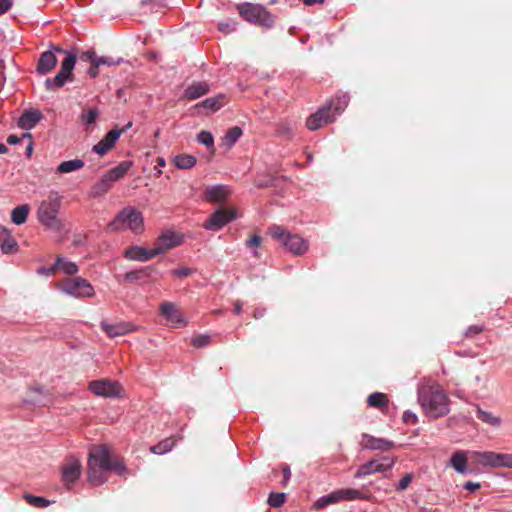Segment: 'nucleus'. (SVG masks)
I'll use <instances>...</instances> for the list:
<instances>
[{
	"label": "nucleus",
	"mask_w": 512,
	"mask_h": 512,
	"mask_svg": "<svg viewBox=\"0 0 512 512\" xmlns=\"http://www.w3.org/2000/svg\"><path fill=\"white\" fill-rule=\"evenodd\" d=\"M110 471L125 476L127 469L123 461L112 455L107 446L94 447L88 458V481L98 486L107 481L106 474Z\"/></svg>",
	"instance_id": "f257e3e1"
},
{
	"label": "nucleus",
	"mask_w": 512,
	"mask_h": 512,
	"mask_svg": "<svg viewBox=\"0 0 512 512\" xmlns=\"http://www.w3.org/2000/svg\"><path fill=\"white\" fill-rule=\"evenodd\" d=\"M418 401L427 416L438 418L449 413V399L439 385L421 387Z\"/></svg>",
	"instance_id": "f03ea898"
},
{
	"label": "nucleus",
	"mask_w": 512,
	"mask_h": 512,
	"mask_svg": "<svg viewBox=\"0 0 512 512\" xmlns=\"http://www.w3.org/2000/svg\"><path fill=\"white\" fill-rule=\"evenodd\" d=\"M60 207L61 197L58 192H50L37 208L36 215L38 221L48 229H60L61 222L58 218Z\"/></svg>",
	"instance_id": "7ed1b4c3"
},
{
	"label": "nucleus",
	"mask_w": 512,
	"mask_h": 512,
	"mask_svg": "<svg viewBox=\"0 0 512 512\" xmlns=\"http://www.w3.org/2000/svg\"><path fill=\"white\" fill-rule=\"evenodd\" d=\"M107 228L112 232L129 229L139 234L144 230L143 215L134 207H124L115 218L108 223Z\"/></svg>",
	"instance_id": "20e7f679"
},
{
	"label": "nucleus",
	"mask_w": 512,
	"mask_h": 512,
	"mask_svg": "<svg viewBox=\"0 0 512 512\" xmlns=\"http://www.w3.org/2000/svg\"><path fill=\"white\" fill-rule=\"evenodd\" d=\"M131 166L132 163L130 161H123L116 167L110 169L92 186L91 196L97 198L105 195L112 188L114 182L125 176Z\"/></svg>",
	"instance_id": "39448f33"
},
{
	"label": "nucleus",
	"mask_w": 512,
	"mask_h": 512,
	"mask_svg": "<svg viewBox=\"0 0 512 512\" xmlns=\"http://www.w3.org/2000/svg\"><path fill=\"white\" fill-rule=\"evenodd\" d=\"M268 233L296 256L302 255L308 250V243L303 238L299 235L290 234L281 226L273 225L269 227Z\"/></svg>",
	"instance_id": "423d86ee"
},
{
	"label": "nucleus",
	"mask_w": 512,
	"mask_h": 512,
	"mask_svg": "<svg viewBox=\"0 0 512 512\" xmlns=\"http://www.w3.org/2000/svg\"><path fill=\"white\" fill-rule=\"evenodd\" d=\"M55 51L66 54V58L61 63V69L53 78L45 80V86L48 90H55L65 85L68 80L72 79V71L76 63V55L63 50L60 47H54Z\"/></svg>",
	"instance_id": "0eeeda50"
},
{
	"label": "nucleus",
	"mask_w": 512,
	"mask_h": 512,
	"mask_svg": "<svg viewBox=\"0 0 512 512\" xmlns=\"http://www.w3.org/2000/svg\"><path fill=\"white\" fill-rule=\"evenodd\" d=\"M241 17L247 22L270 28L274 24L273 15L261 5L244 3L239 7Z\"/></svg>",
	"instance_id": "6e6552de"
},
{
	"label": "nucleus",
	"mask_w": 512,
	"mask_h": 512,
	"mask_svg": "<svg viewBox=\"0 0 512 512\" xmlns=\"http://www.w3.org/2000/svg\"><path fill=\"white\" fill-rule=\"evenodd\" d=\"M471 459L482 466L493 468H512V454L492 451H473Z\"/></svg>",
	"instance_id": "1a4fd4ad"
},
{
	"label": "nucleus",
	"mask_w": 512,
	"mask_h": 512,
	"mask_svg": "<svg viewBox=\"0 0 512 512\" xmlns=\"http://www.w3.org/2000/svg\"><path fill=\"white\" fill-rule=\"evenodd\" d=\"M57 288L75 298L92 297L95 292L93 286L82 277L65 278L56 284Z\"/></svg>",
	"instance_id": "9d476101"
},
{
	"label": "nucleus",
	"mask_w": 512,
	"mask_h": 512,
	"mask_svg": "<svg viewBox=\"0 0 512 512\" xmlns=\"http://www.w3.org/2000/svg\"><path fill=\"white\" fill-rule=\"evenodd\" d=\"M88 389L96 396L105 398L121 397L123 392L122 386L117 381L107 378L91 381Z\"/></svg>",
	"instance_id": "9b49d317"
},
{
	"label": "nucleus",
	"mask_w": 512,
	"mask_h": 512,
	"mask_svg": "<svg viewBox=\"0 0 512 512\" xmlns=\"http://www.w3.org/2000/svg\"><path fill=\"white\" fill-rule=\"evenodd\" d=\"M383 461L379 460H371L359 467L356 471L354 477L362 478L367 475L375 474V473H384L386 471H390L396 462V458L383 457Z\"/></svg>",
	"instance_id": "f8f14e48"
},
{
	"label": "nucleus",
	"mask_w": 512,
	"mask_h": 512,
	"mask_svg": "<svg viewBox=\"0 0 512 512\" xmlns=\"http://www.w3.org/2000/svg\"><path fill=\"white\" fill-rule=\"evenodd\" d=\"M236 218V210L234 208H219L212 213L204 223L207 230L217 231Z\"/></svg>",
	"instance_id": "ddd939ff"
},
{
	"label": "nucleus",
	"mask_w": 512,
	"mask_h": 512,
	"mask_svg": "<svg viewBox=\"0 0 512 512\" xmlns=\"http://www.w3.org/2000/svg\"><path fill=\"white\" fill-rule=\"evenodd\" d=\"M181 243H182L181 235H179L175 232H172V231H167V232L163 233L162 235H160L158 237V239L156 240L155 245L153 247L154 254H156V255L163 254V253L167 252L168 250H170L176 246H179Z\"/></svg>",
	"instance_id": "4468645a"
},
{
	"label": "nucleus",
	"mask_w": 512,
	"mask_h": 512,
	"mask_svg": "<svg viewBox=\"0 0 512 512\" xmlns=\"http://www.w3.org/2000/svg\"><path fill=\"white\" fill-rule=\"evenodd\" d=\"M334 120L335 115L328 113V110L322 107L307 118L306 126L309 130L315 131L321 128L323 125L333 122Z\"/></svg>",
	"instance_id": "2eb2a0df"
},
{
	"label": "nucleus",
	"mask_w": 512,
	"mask_h": 512,
	"mask_svg": "<svg viewBox=\"0 0 512 512\" xmlns=\"http://www.w3.org/2000/svg\"><path fill=\"white\" fill-rule=\"evenodd\" d=\"M360 445L363 449L380 451H388L395 447L393 441L384 438H376L369 434L362 435Z\"/></svg>",
	"instance_id": "dca6fc26"
},
{
	"label": "nucleus",
	"mask_w": 512,
	"mask_h": 512,
	"mask_svg": "<svg viewBox=\"0 0 512 512\" xmlns=\"http://www.w3.org/2000/svg\"><path fill=\"white\" fill-rule=\"evenodd\" d=\"M125 130L126 128L121 130L112 129L103 137L101 141L94 145L93 151L99 154L100 156L105 155L114 147L116 141Z\"/></svg>",
	"instance_id": "f3484780"
},
{
	"label": "nucleus",
	"mask_w": 512,
	"mask_h": 512,
	"mask_svg": "<svg viewBox=\"0 0 512 512\" xmlns=\"http://www.w3.org/2000/svg\"><path fill=\"white\" fill-rule=\"evenodd\" d=\"M154 271L155 268L153 266L142 267L125 273L124 280L128 283L139 282L140 284H146L154 281L152 277Z\"/></svg>",
	"instance_id": "a211bd4d"
},
{
	"label": "nucleus",
	"mask_w": 512,
	"mask_h": 512,
	"mask_svg": "<svg viewBox=\"0 0 512 512\" xmlns=\"http://www.w3.org/2000/svg\"><path fill=\"white\" fill-rule=\"evenodd\" d=\"M231 191L225 185L209 186L205 189L204 197L211 203H223L230 196Z\"/></svg>",
	"instance_id": "6ab92c4d"
},
{
	"label": "nucleus",
	"mask_w": 512,
	"mask_h": 512,
	"mask_svg": "<svg viewBox=\"0 0 512 512\" xmlns=\"http://www.w3.org/2000/svg\"><path fill=\"white\" fill-rule=\"evenodd\" d=\"M81 463L78 459H71L62 468V479L64 484L69 488V485L74 483L81 474Z\"/></svg>",
	"instance_id": "aec40b11"
},
{
	"label": "nucleus",
	"mask_w": 512,
	"mask_h": 512,
	"mask_svg": "<svg viewBox=\"0 0 512 512\" xmlns=\"http://www.w3.org/2000/svg\"><path fill=\"white\" fill-rule=\"evenodd\" d=\"M160 312L170 323L174 325H185V320L181 312L172 302H162L160 304Z\"/></svg>",
	"instance_id": "412c9836"
},
{
	"label": "nucleus",
	"mask_w": 512,
	"mask_h": 512,
	"mask_svg": "<svg viewBox=\"0 0 512 512\" xmlns=\"http://www.w3.org/2000/svg\"><path fill=\"white\" fill-rule=\"evenodd\" d=\"M57 57L52 51H45L40 55L36 71L41 75L50 73L57 64Z\"/></svg>",
	"instance_id": "4be33fe9"
},
{
	"label": "nucleus",
	"mask_w": 512,
	"mask_h": 512,
	"mask_svg": "<svg viewBox=\"0 0 512 512\" xmlns=\"http://www.w3.org/2000/svg\"><path fill=\"white\" fill-rule=\"evenodd\" d=\"M101 327L111 338L126 335L134 330L133 326L127 322H118L114 324L102 322Z\"/></svg>",
	"instance_id": "5701e85b"
},
{
	"label": "nucleus",
	"mask_w": 512,
	"mask_h": 512,
	"mask_svg": "<svg viewBox=\"0 0 512 512\" xmlns=\"http://www.w3.org/2000/svg\"><path fill=\"white\" fill-rule=\"evenodd\" d=\"M468 452L464 450L455 451L450 458V466L458 473L466 474L468 470Z\"/></svg>",
	"instance_id": "b1692460"
},
{
	"label": "nucleus",
	"mask_w": 512,
	"mask_h": 512,
	"mask_svg": "<svg viewBox=\"0 0 512 512\" xmlns=\"http://www.w3.org/2000/svg\"><path fill=\"white\" fill-rule=\"evenodd\" d=\"M125 257L130 260H136L145 262L149 259H152L156 257L157 255L154 254V248L151 250H146L145 248L139 247V246H133L127 249L124 253Z\"/></svg>",
	"instance_id": "393cba45"
},
{
	"label": "nucleus",
	"mask_w": 512,
	"mask_h": 512,
	"mask_svg": "<svg viewBox=\"0 0 512 512\" xmlns=\"http://www.w3.org/2000/svg\"><path fill=\"white\" fill-rule=\"evenodd\" d=\"M42 113L38 110L25 111L19 118L18 125L20 128L30 130L41 120Z\"/></svg>",
	"instance_id": "a878e982"
},
{
	"label": "nucleus",
	"mask_w": 512,
	"mask_h": 512,
	"mask_svg": "<svg viewBox=\"0 0 512 512\" xmlns=\"http://www.w3.org/2000/svg\"><path fill=\"white\" fill-rule=\"evenodd\" d=\"M209 91V85L206 82H194L184 91V98L195 100Z\"/></svg>",
	"instance_id": "bb28decb"
},
{
	"label": "nucleus",
	"mask_w": 512,
	"mask_h": 512,
	"mask_svg": "<svg viewBox=\"0 0 512 512\" xmlns=\"http://www.w3.org/2000/svg\"><path fill=\"white\" fill-rule=\"evenodd\" d=\"M59 269L67 275H75L78 272V266L74 262L66 261L61 257H58L56 263L49 267V273L55 274Z\"/></svg>",
	"instance_id": "cd10ccee"
},
{
	"label": "nucleus",
	"mask_w": 512,
	"mask_h": 512,
	"mask_svg": "<svg viewBox=\"0 0 512 512\" xmlns=\"http://www.w3.org/2000/svg\"><path fill=\"white\" fill-rule=\"evenodd\" d=\"M0 246L3 253H11L17 248V242L5 227H0Z\"/></svg>",
	"instance_id": "c85d7f7f"
},
{
	"label": "nucleus",
	"mask_w": 512,
	"mask_h": 512,
	"mask_svg": "<svg viewBox=\"0 0 512 512\" xmlns=\"http://www.w3.org/2000/svg\"><path fill=\"white\" fill-rule=\"evenodd\" d=\"M348 105V96L341 95L332 99L327 105L323 106L324 109L328 110V113H332L335 116L344 111Z\"/></svg>",
	"instance_id": "c756f323"
},
{
	"label": "nucleus",
	"mask_w": 512,
	"mask_h": 512,
	"mask_svg": "<svg viewBox=\"0 0 512 512\" xmlns=\"http://www.w3.org/2000/svg\"><path fill=\"white\" fill-rule=\"evenodd\" d=\"M226 103V97L223 94H219L215 97L207 98L202 102L198 103L196 107H203L214 112L223 107Z\"/></svg>",
	"instance_id": "7c9ffc66"
},
{
	"label": "nucleus",
	"mask_w": 512,
	"mask_h": 512,
	"mask_svg": "<svg viewBox=\"0 0 512 512\" xmlns=\"http://www.w3.org/2000/svg\"><path fill=\"white\" fill-rule=\"evenodd\" d=\"M337 491L339 494L340 502L341 501H351V500H355V499H361V500H366V501L371 500V495L362 494L357 489L347 488V489H340Z\"/></svg>",
	"instance_id": "2f4dec72"
},
{
	"label": "nucleus",
	"mask_w": 512,
	"mask_h": 512,
	"mask_svg": "<svg viewBox=\"0 0 512 512\" xmlns=\"http://www.w3.org/2000/svg\"><path fill=\"white\" fill-rule=\"evenodd\" d=\"M389 403V398L386 394L381 392H374L370 394L367 398L368 406L372 408L385 409L387 408Z\"/></svg>",
	"instance_id": "473e14b6"
},
{
	"label": "nucleus",
	"mask_w": 512,
	"mask_h": 512,
	"mask_svg": "<svg viewBox=\"0 0 512 512\" xmlns=\"http://www.w3.org/2000/svg\"><path fill=\"white\" fill-rule=\"evenodd\" d=\"M30 208L28 205H20L14 208L11 212L12 222L16 225H21L26 222Z\"/></svg>",
	"instance_id": "72a5a7b5"
},
{
	"label": "nucleus",
	"mask_w": 512,
	"mask_h": 512,
	"mask_svg": "<svg viewBox=\"0 0 512 512\" xmlns=\"http://www.w3.org/2000/svg\"><path fill=\"white\" fill-rule=\"evenodd\" d=\"M84 167V161L81 159H73L60 163L57 167L58 173H71Z\"/></svg>",
	"instance_id": "f704fd0d"
},
{
	"label": "nucleus",
	"mask_w": 512,
	"mask_h": 512,
	"mask_svg": "<svg viewBox=\"0 0 512 512\" xmlns=\"http://www.w3.org/2000/svg\"><path fill=\"white\" fill-rule=\"evenodd\" d=\"M477 418L493 427H499L502 422L500 417L495 416L488 411H484L479 407H477Z\"/></svg>",
	"instance_id": "c9c22d12"
},
{
	"label": "nucleus",
	"mask_w": 512,
	"mask_h": 512,
	"mask_svg": "<svg viewBox=\"0 0 512 512\" xmlns=\"http://www.w3.org/2000/svg\"><path fill=\"white\" fill-rule=\"evenodd\" d=\"M340 502L338 491H333L330 494L319 498L313 505L315 510H320L330 504Z\"/></svg>",
	"instance_id": "e433bc0d"
},
{
	"label": "nucleus",
	"mask_w": 512,
	"mask_h": 512,
	"mask_svg": "<svg viewBox=\"0 0 512 512\" xmlns=\"http://www.w3.org/2000/svg\"><path fill=\"white\" fill-rule=\"evenodd\" d=\"M174 164L179 169H190L195 166L196 158L189 154H180L174 158Z\"/></svg>",
	"instance_id": "4c0bfd02"
},
{
	"label": "nucleus",
	"mask_w": 512,
	"mask_h": 512,
	"mask_svg": "<svg viewBox=\"0 0 512 512\" xmlns=\"http://www.w3.org/2000/svg\"><path fill=\"white\" fill-rule=\"evenodd\" d=\"M175 443H176V440L173 437H168V438L160 441L158 444L152 446L150 448V451L154 454L162 455L164 453L169 452L173 448Z\"/></svg>",
	"instance_id": "58836bf2"
},
{
	"label": "nucleus",
	"mask_w": 512,
	"mask_h": 512,
	"mask_svg": "<svg viewBox=\"0 0 512 512\" xmlns=\"http://www.w3.org/2000/svg\"><path fill=\"white\" fill-rule=\"evenodd\" d=\"M242 135V129L238 126L232 127L228 129L226 132L223 142L226 146L232 147L236 141L241 137Z\"/></svg>",
	"instance_id": "ea45409f"
},
{
	"label": "nucleus",
	"mask_w": 512,
	"mask_h": 512,
	"mask_svg": "<svg viewBox=\"0 0 512 512\" xmlns=\"http://www.w3.org/2000/svg\"><path fill=\"white\" fill-rule=\"evenodd\" d=\"M24 499L27 503L30 505L36 507V508H45L50 504V501L39 496H34L31 494H25Z\"/></svg>",
	"instance_id": "a19ab883"
},
{
	"label": "nucleus",
	"mask_w": 512,
	"mask_h": 512,
	"mask_svg": "<svg viewBox=\"0 0 512 512\" xmlns=\"http://www.w3.org/2000/svg\"><path fill=\"white\" fill-rule=\"evenodd\" d=\"M197 140L199 143L205 145L207 148H212L214 147V138H213V135L208 132V131H201L198 136H197Z\"/></svg>",
	"instance_id": "79ce46f5"
},
{
	"label": "nucleus",
	"mask_w": 512,
	"mask_h": 512,
	"mask_svg": "<svg viewBox=\"0 0 512 512\" xmlns=\"http://www.w3.org/2000/svg\"><path fill=\"white\" fill-rule=\"evenodd\" d=\"M286 500V494L285 493H274L272 492L270 495H269V498H268V503L270 504V506L272 507H280L284 504Z\"/></svg>",
	"instance_id": "37998d69"
},
{
	"label": "nucleus",
	"mask_w": 512,
	"mask_h": 512,
	"mask_svg": "<svg viewBox=\"0 0 512 512\" xmlns=\"http://www.w3.org/2000/svg\"><path fill=\"white\" fill-rule=\"evenodd\" d=\"M211 338L209 335H197L192 338L191 344L196 348H202L210 344Z\"/></svg>",
	"instance_id": "c03bdc74"
},
{
	"label": "nucleus",
	"mask_w": 512,
	"mask_h": 512,
	"mask_svg": "<svg viewBox=\"0 0 512 512\" xmlns=\"http://www.w3.org/2000/svg\"><path fill=\"white\" fill-rule=\"evenodd\" d=\"M98 116H99V111L96 108H94V109L88 110L87 112H83L81 115V119L83 122L90 125V124L95 123Z\"/></svg>",
	"instance_id": "a18cd8bd"
},
{
	"label": "nucleus",
	"mask_w": 512,
	"mask_h": 512,
	"mask_svg": "<svg viewBox=\"0 0 512 512\" xmlns=\"http://www.w3.org/2000/svg\"><path fill=\"white\" fill-rule=\"evenodd\" d=\"M411 482H412V475L408 473L401 478L398 486L396 487V490L397 491L406 490Z\"/></svg>",
	"instance_id": "49530a36"
},
{
	"label": "nucleus",
	"mask_w": 512,
	"mask_h": 512,
	"mask_svg": "<svg viewBox=\"0 0 512 512\" xmlns=\"http://www.w3.org/2000/svg\"><path fill=\"white\" fill-rule=\"evenodd\" d=\"M80 59L83 61H88L91 64H93V63H96L97 55L94 50H89V51L83 52L80 55Z\"/></svg>",
	"instance_id": "de8ad7c7"
},
{
	"label": "nucleus",
	"mask_w": 512,
	"mask_h": 512,
	"mask_svg": "<svg viewBox=\"0 0 512 512\" xmlns=\"http://www.w3.org/2000/svg\"><path fill=\"white\" fill-rule=\"evenodd\" d=\"M117 64H119V61H115L111 57H98L97 56V59H96V66H100V65L113 66V65H117Z\"/></svg>",
	"instance_id": "09e8293b"
},
{
	"label": "nucleus",
	"mask_w": 512,
	"mask_h": 512,
	"mask_svg": "<svg viewBox=\"0 0 512 512\" xmlns=\"http://www.w3.org/2000/svg\"><path fill=\"white\" fill-rule=\"evenodd\" d=\"M403 421L407 424L414 425L417 423V416L410 411H405L403 414Z\"/></svg>",
	"instance_id": "8fccbe9b"
},
{
	"label": "nucleus",
	"mask_w": 512,
	"mask_h": 512,
	"mask_svg": "<svg viewBox=\"0 0 512 512\" xmlns=\"http://www.w3.org/2000/svg\"><path fill=\"white\" fill-rule=\"evenodd\" d=\"M261 242H262V238L258 235H253L251 236L250 239H248L246 241V246L247 247H258L261 245Z\"/></svg>",
	"instance_id": "3c124183"
},
{
	"label": "nucleus",
	"mask_w": 512,
	"mask_h": 512,
	"mask_svg": "<svg viewBox=\"0 0 512 512\" xmlns=\"http://www.w3.org/2000/svg\"><path fill=\"white\" fill-rule=\"evenodd\" d=\"M192 273V270L190 268H186V267H183V268H179V269H174L172 271V274L174 276H177V277H187L189 276L190 274Z\"/></svg>",
	"instance_id": "603ef678"
},
{
	"label": "nucleus",
	"mask_w": 512,
	"mask_h": 512,
	"mask_svg": "<svg viewBox=\"0 0 512 512\" xmlns=\"http://www.w3.org/2000/svg\"><path fill=\"white\" fill-rule=\"evenodd\" d=\"M483 330H484V327L481 325H472V326L468 327L465 334H466V336H472V335L481 333Z\"/></svg>",
	"instance_id": "864d4df0"
},
{
	"label": "nucleus",
	"mask_w": 512,
	"mask_h": 512,
	"mask_svg": "<svg viewBox=\"0 0 512 512\" xmlns=\"http://www.w3.org/2000/svg\"><path fill=\"white\" fill-rule=\"evenodd\" d=\"M219 30L228 34L235 30V24H230L228 22H222L219 24Z\"/></svg>",
	"instance_id": "5fc2aeb1"
},
{
	"label": "nucleus",
	"mask_w": 512,
	"mask_h": 512,
	"mask_svg": "<svg viewBox=\"0 0 512 512\" xmlns=\"http://www.w3.org/2000/svg\"><path fill=\"white\" fill-rule=\"evenodd\" d=\"M12 6L11 0H0V15L6 13Z\"/></svg>",
	"instance_id": "6e6d98bb"
},
{
	"label": "nucleus",
	"mask_w": 512,
	"mask_h": 512,
	"mask_svg": "<svg viewBox=\"0 0 512 512\" xmlns=\"http://www.w3.org/2000/svg\"><path fill=\"white\" fill-rule=\"evenodd\" d=\"M481 485L480 483L478 482H471V481H468L464 484V488L470 492H474L478 489H480Z\"/></svg>",
	"instance_id": "4d7b16f0"
},
{
	"label": "nucleus",
	"mask_w": 512,
	"mask_h": 512,
	"mask_svg": "<svg viewBox=\"0 0 512 512\" xmlns=\"http://www.w3.org/2000/svg\"><path fill=\"white\" fill-rule=\"evenodd\" d=\"M98 68L99 66H96V63L91 64V67L88 70L90 77L95 78L99 74Z\"/></svg>",
	"instance_id": "13d9d810"
},
{
	"label": "nucleus",
	"mask_w": 512,
	"mask_h": 512,
	"mask_svg": "<svg viewBox=\"0 0 512 512\" xmlns=\"http://www.w3.org/2000/svg\"><path fill=\"white\" fill-rule=\"evenodd\" d=\"M21 141V138L17 135H9L7 138V143L9 145H16Z\"/></svg>",
	"instance_id": "bf43d9fd"
},
{
	"label": "nucleus",
	"mask_w": 512,
	"mask_h": 512,
	"mask_svg": "<svg viewBox=\"0 0 512 512\" xmlns=\"http://www.w3.org/2000/svg\"><path fill=\"white\" fill-rule=\"evenodd\" d=\"M243 303L240 300H237L234 302V309L233 312L236 315H239L242 312Z\"/></svg>",
	"instance_id": "052dcab7"
},
{
	"label": "nucleus",
	"mask_w": 512,
	"mask_h": 512,
	"mask_svg": "<svg viewBox=\"0 0 512 512\" xmlns=\"http://www.w3.org/2000/svg\"><path fill=\"white\" fill-rule=\"evenodd\" d=\"M265 314V309H262V308H255L254 311H253V317L255 319H260L264 316Z\"/></svg>",
	"instance_id": "680f3d73"
},
{
	"label": "nucleus",
	"mask_w": 512,
	"mask_h": 512,
	"mask_svg": "<svg viewBox=\"0 0 512 512\" xmlns=\"http://www.w3.org/2000/svg\"><path fill=\"white\" fill-rule=\"evenodd\" d=\"M305 5L312 6L315 4H323L325 0H301Z\"/></svg>",
	"instance_id": "e2e57ef3"
},
{
	"label": "nucleus",
	"mask_w": 512,
	"mask_h": 512,
	"mask_svg": "<svg viewBox=\"0 0 512 512\" xmlns=\"http://www.w3.org/2000/svg\"><path fill=\"white\" fill-rule=\"evenodd\" d=\"M283 474H284V483L290 478L291 472L288 466H285L283 468Z\"/></svg>",
	"instance_id": "0e129e2a"
},
{
	"label": "nucleus",
	"mask_w": 512,
	"mask_h": 512,
	"mask_svg": "<svg viewBox=\"0 0 512 512\" xmlns=\"http://www.w3.org/2000/svg\"><path fill=\"white\" fill-rule=\"evenodd\" d=\"M38 273L39 274H46V275H52L51 273H49V268H45V267H42L38 270Z\"/></svg>",
	"instance_id": "69168bd1"
},
{
	"label": "nucleus",
	"mask_w": 512,
	"mask_h": 512,
	"mask_svg": "<svg viewBox=\"0 0 512 512\" xmlns=\"http://www.w3.org/2000/svg\"><path fill=\"white\" fill-rule=\"evenodd\" d=\"M165 164H166V163H165L164 158H161V157L157 158V166H159V167H164V166H165Z\"/></svg>",
	"instance_id": "338daca9"
},
{
	"label": "nucleus",
	"mask_w": 512,
	"mask_h": 512,
	"mask_svg": "<svg viewBox=\"0 0 512 512\" xmlns=\"http://www.w3.org/2000/svg\"><path fill=\"white\" fill-rule=\"evenodd\" d=\"M8 151L7 147L0 142V154H4Z\"/></svg>",
	"instance_id": "774afa93"
}]
</instances>
